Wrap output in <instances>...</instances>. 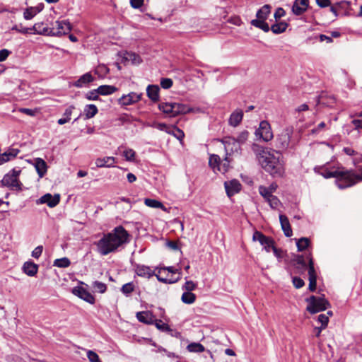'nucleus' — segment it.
Returning <instances> with one entry per match:
<instances>
[{
  "label": "nucleus",
  "instance_id": "nucleus-1",
  "mask_svg": "<svg viewBox=\"0 0 362 362\" xmlns=\"http://www.w3.org/2000/svg\"><path fill=\"white\" fill-rule=\"evenodd\" d=\"M252 151L265 171L274 177H281L284 172V157L277 150L252 144Z\"/></svg>",
  "mask_w": 362,
  "mask_h": 362
},
{
  "label": "nucleus",
  "instance_id": "nucleus-2",
  "mask_svg": "<svg viewBox=\"0 0 362 362\" xmlns=\"http://www.w3.org/2000/svg\"><path fill=\"white\" fill-rule=\"evenodd\" d=\"M130 242V234L122 226L115 227L110 233L103 236L95 243L97 251L101 255H107L123 248Z\"/></svg>",
  "mask_w": 362,
  "mask_h": 362
},
{
  "label": "nucleus",
  "instance_id": "nucleus-3",
  "mask_svg": "<svg viewBox=\"0 0 362 362\" xmlns=\"http://www.w3.org/2000/svg\"><path fill=\"white\" fill-rule=\"evenodd\" d=\"M221 142L226 151L224 159L221 160L218 155L211 154L209 157V164L215 173L219 172L224 174L230 168L231 162L230 156L240 151V145L235 138L230 136L224 138Z\"/></svg>",
  "mask_w": 362,
  "mask_h": 362
},
{
  "label": "nucleus",
  "instance_id": "nucleus-4",
  "mask_svg": "<svg viewBox=\"0 0 362 362\" xmlns=\"http://www.w3.org/2000/svg\"><path fill=\"white\" fill-rule=\"evenodd\" d=\"M158 108L163 113L170 117H175L180 114H187L192 111L189 107L177 103H161Z\"/></svg>",
  "mask_w": 362,
  "mask_h": 362
},
{
  "label": "nucleus",
  "instance_id": "nucleus-5",
  "mask_svg": "<svg viewBox=\"0 0 362 362\" xmlns=\"http://www.w3.org/2000/svg\"><path fill=\"white\" fill-rule=\"evenodd\" d=\"M293 134V127H286L284 128L280 133L276 134L274 143L277 151L279 152L285 151L293 145L291 141Z\"/></svg>",
  "mask_w": 362,
  "mask_h": 362
},
{
  "label": "nucleus",
  "instance_id": "nucleus-6",
  "mask_svg": "<svg viewBox=\"0 0 362 362\" xmlns=\"http://www.w3.org/2000/svg\"><path fill=\"white\" fill-rule=\"evenodd\" d=\"M306 302L308 303L306 310L310 314L324 311L331 306L324 295L322 296H311L306 298Z\"/></svg>",
  "mask_w": 362,
  "mask_h": 362
},
{
  "label": "nucleus",
  "instance_id": "nucleus-7",
  "mask_svg": "<svg viewBox=\"0 0 362 362\" xmlns=\"http://www.w3.org/2000/svg\"><path fill=\"white\" fill-rule=\"evenodd\" d=\"M271 12V6L268 4L264 5L260 9H259L256 14V19L251 21L250 23L252 25L262 30L264 32H269L270 28L269 24L266 22L269 13Z\"/></svg>",
  "mask_w": 362,
  "mask_h": 362
},
{
  "label": "nucleus",
  "instance_id": "nucleus-8",
  "mask_svg": "<svg viewBox=\"0 0 362 362\" xmlns=\"http://www.w3.org/2000/svg\"><path fill=\"white\" fill-rule=\"evenodd\" d=\"M135 272L138 276L148 279L153 276H156L158 281L164 284H174L180 279V276H177L175 279H167L161 277L160 275L156 274L154 271H152L149 267L141 264L136 265Z\"/></svg>",
  "mask_w": 362,
  "mask_h": 362
},
{
  "label": "nucleus",
  "instance_id": "nucleus-9",
  "mask_svg": "<svg viewBox=\"0 0 362 362\" xmlns=\"http://www.w3.org/2000/svg\"><path fill=\"white\" fill-rule=\"evenodd\" d=\"M255 135L265 142L271 141L274 138L270 124L263 120L260 122L259 127L255 131Z\"/></svg>",
  "mask_w": 362,
  "mask_h": 362
},
{
  "label": "nucleus",
  "instance_id": "nucleus-10",
  "mask_svg": "<svg viewBox=\"0 0 362 362\" xmlns=\"http://www.w3.org/2000/svg\"><path fill=\"white\" fill-rule=\"evenodd\" d=\"M254 241H258L267 252H270L275 246V242L271 237L266 236L263 233L256 230L252 235Z\"/></svg>",
  "mask_w": 362,
  "mask_h": 362
},
{
  "label": "nucleus",
  "instance_id": "nucleus-11",
  "mask_svg": "<svg viewBox=\"0 0 362 362\" xmlns=\"http://www.w3.org/2000/svg\"><path fill=\"white\" fill-rule=\"evenodd\" d=\"M71 30V26L68 21H57L49 34L50 35L60 36L67 34Z\"/></svg>",
  "mask_w": 362,
  "mask_h": 362
},
{
  "label": "nucleus",
  "instance_id": "nucleus-12",
  "mask_svg": "<svg viewBox=\"0 0 362 362\" xmlns=\"http://www.w3.org/2000/svg\"><path fill=\"white\" fill-rule=\"evenodd\" d=\"M72 293L90 304L95 303V297L83 286H75L72 288Z\"/></svg>",
  "mask_w": 362,
  "mask_h": 362
},
{
  "label": "nucleus",
  "instance_id": "nucleus-13",
  "mask_svg": "<svg viewBox=\"0 0 362 362\" xmlns=\"http://www.w3.org/2000/svg\"><path fill=\"white\" fill-rule=\"evenodd\" d=\"M60 202V195L55 194L52 195L49 193H47L42 196L40 199L36 201L37 204H46L49 207L53 208L56 206Z\"/></svg>",
  "mask_w": 362,
  "mask_h": 362
},
{
  "label": "nucleus",
  "instance_id": "nucleus-14",
  "mask_svg": "<svg viewBox=\"0 0 362 362\" xmlns=\"http://www.w3.org/2000/svg\"><path fill=\"white\" fill-rule=\"evenodd\" d=\"M141 98V94L134 92L129 93L127 95H122L119 99V103L122 106L130 105L139 101Z\"/></svg>",
  "mask_w": 362,
  "mask_h": 362
},
{
  "label": "nucleus",
  "instance_id": "nucleus-15",
  "mask_svg": "<svg viewBox=\"0 0 362 362\" xmlns=\"http://www.w3.org/2000/svg\"><path fill=\"white\" fill-rule=\"evenodd\" d=\"M309 5V0H295L292 11L296 16H300L306 11Z\"/></svg>",
  "mask_w": 362,
  "mask_h": 362
},
{
  "label": "nucleus",
  "instance_id": "nucleus-16",
  "mask_svg": "<svg viewBox=\"0 0 362 362\" xmlns=\"http://www.w3.org/2000/svg\"><path fill=\"white\" fill-rule=\"evenodd\" d=\"M224 187L229 198L240 192L242 189L240 182H224Z\"/></svg>",
  "mask_w": 362,
  "mask_h": 362
},
{
  "label": "nucleus",
  "instance_id": "nucleus-17",
  "mask_svg": "<svg viewBox=\"0 0 362 362\" xmlns=\"http://www.w3.org/2000/svg\"><path fill=\"white\" fill-rule=\"evenodd\" d=\"M116 163V159L112 156H106L98 158L95 160V164L98 168H110L113 167Z\"/></svg>",
  "mask_w": 362,
  "mask_h": 362
},
{
  "label": "nucleus",
  "instance_id": "nucleus-18",
  "mask_svg": "<svg viewBox=\"0 0 362 362\" xmlns=\"http://www.w3.org/2000/svg\"><path fill=\"white\" fill-rule=\"evenodd\" d=\"M38 265L33 261L25 262L22 267L23 272L28 276H34L38 272Z\"/></svg>",
  "mask_w": 362,
  "mask_h": 362
},
{
  "label": "nucleus",
  "instance_id": "nucleus-19",
  "mask_svg": "<svg viewBox=\"0 0 362 362\" xmlns=\"http://www.w3.org/2000/svg\"><path fill=\"white\" fill-rule=\"evenodd\" d=\"M137 320L142 323L146 325H152L154 322V316L150 311H141L136 313Z\"/></svg>",
  "mask_w": 362,
  "mask_h": 362
},
{
  "label": "nucleus",
  "instance_id": "nucleus-20",
  "mask_svg": "<svg viewBox=\"0 0 362 362\" xmlns=\"http://www.w3.org/2000/svg\"><path fill=\"white\" fill-rule=\"evenodd\" d=\"M279 221L281 223V228L284 233L285 236L291 237L293 235L292 229L291 228V225L288 221V218L284 214L279 215Z\"/></svg>",
  "mask_w": 362,
  "mask_h": 362
},
{
  "label": "nucleus",
  "instance_id": "nucleus-21",
  "mask_svg": "<svg viewBox=\"0 0 362 362\" xmlns=\"http://www.w3.org/2000/svg\"><path fill=\"white\" fill-rule=\"evenodd\" d=\"M243 117V112L242 110L238 109L230 115L228 123L230 126L237 127L240 124Z\"/></svg>",
  "mask_w": 362,
  "mask_h": 362
},
{
  "label": "nucleus",
  "instance_id": "nucleus-22",
  "mask_svg": "<svg viewBox=\"0 0 362 362\" xmlns=\"http://www.w3.org/2000/svg\"><path fill=\"white\" fill-rule=\"evenodd\" d=\"M93 76L90 73H86L75 81L74 86L77 88H82L86 86L88 83L93 81Z\"/></svg>",
  "mask_w": 362,
  "mask_h": 362
},
{
  "label": "nucleus",
  "instance_id": "nucleus-23",
  "mask_svg": "<svg viewBox=\"0 0 362 362\" xmlns=\"http://www.w3.org/2000/svg\"><path fill=\"white\" fill-rule=\"evenodd\" d=\"M34 166L37 172L40 177H42L47 172V163L46 162L40 158L35 159Z\"/></svg>",
  "mask_w": 362,
  "mask_h": 362
},
{
  "label": "nucleus",
  "instance_id": "nucleus-24",
  "mask_svg": "<svg viewBox=\"0 0 362 362\" xmlns=\"http://www.w3.org/2000/svg\"><path fill=\"white\" fill-rule=\"evenodd\" d=\"M148 97L153 101H158L159 99V87L156 85H149L146 88Z\"/></svg>",
  "mask_w": 362,
  "mask_h": 362
},
{
  "label": "nucleus",
  "instance_id": "nucleus-25",
  "mask_svg": "<svg viewBox=\"0 0 362 362\" xmlns=\"http://www.w3.org/2000/svg\"><path fill=\"white\" fill-rule=\"evenodd\" d=\"M123 59L134 65L139 64L141 62V59L139 55L134 52H126L124 54Z\"/></svg>",
  "mask_w": 362,
  "mask_h": 362
},
{
  "label": "nucleus",
  "instance_id": "nucleus-26",
  "mask_svg": "<svg viewBox=\"0 0 362 362\" xmlns=\"http://www.w3.org/2000/svg\"><path fill=\"white\" fill-rule=\"evenodd\" d=\"M85 119H88L93 117L98 112L97 107L95 105H87L84 107Z\"/></svg>",
  "mask_w": 362,
  "mask_h": 362
},
{
  "label": "nucleus",
  "instance_id": "nucleus-27",
  "mask_svg": "<svg viewBox=\"0 0 362 362\" xmlns=\"http://www.w3.org/2000/svg\"><path fill=\"white\" fill-rule=\"evenodd\" d=\"M117 88L113 86L103 85L97 88L99 95H107L115 93Z\"/></svg>",
  "mask_w": 362,
  "mask_h": 362
},
{
  "label": "nucleus",
  "instance_id": "nucleus-28",
  "mask_svg": "<svg viewBox=\"0 0 362 362\" xmlns=\"http://www.w3.org/2000/svg\"><path fill=\"white\" fill-rule=\"evenodd\" d=\"M30 33L45 35L48 33V28L44 27L43 23H37L30 28Z\"/></svg>",
  "mask_w": 362,
  "mask_h": 362
},
{
  "label": "nucleus",
  "instance_id": "nucleus-29",
  "mask_svg": "<svg viewBox=\"0 0 362 362\" xmlns=\"http://www.w3.org/2000/svg\"><path fill=\"white\" fill-rule=\"evenodd\" d=\"M187 350L189 352L201 353L205 351V348L199 342H192L187 345Z\"/></svg>",
  "mask_w": 362,
  "mask_h": 362
},
{
  "label": "nucleus",
  "instance_id": "nucleus-30",
  "mask_svg": "<svg viewBox=\"0 0 362 362\" xmlns=\"http://www.w3.org/2000/svg\"><path fill=\"white\" fill-rule=\"evenodd\" d=\"M287 27L288 24L286 22L281 21L272 25L270 29L274 34H280L284 33Z\"/></svg>",
  "mask_w": 362,
  "mask_h": 362
},
{
  "label": "nucleus",
  "instance_id": "nucleus-31",
  "mask_svg": "<svg viewBox=\"0 0 362 362\" xmlns=\"http://www.w3.org/2000/svg\"><path fill=\"white\" fill-rule=\"evenodd\" d=\"M144 204L149 207L155 208V209H162L164 211H166L164 205L159 201L153 199H145Z\"/></svg>",
  "mask_w": 362,
  "mask_h": 362
},
{
  "label": "nucleus",
  "instance_id": "nucleus-32",
  "mask_svg": "<svg viewBox=\"0 0 362 362\" xmlns=\"http://www.w3.org/2000/svg\"><path fill=\"white\" fill-rule=\"evenodd\" d=\"M74 109V106H70L68 108H66L64 113V117L59 119L57 123L60 125H62L69 122Z\"/></svg>",
  "mask_w": 362,
  "mask_h": 362
},
{
  "label": "nucleus",
  "instance_id": "nucleus-33",
  "mask_svg": "<svg viewBox=\"0 0 362 362\" xmlns=\"http://www.w3.org/2000/svg\"><path fill=\"white\" fill-rule=\"evenodd\" d=\"M181 300L185 304H192L196 300V295L192 292H184Z\"/></svg>",
  "mask_w": 362,
  "mask_h": 362
},
{
  "label": "nucleus",
  "instance_id": "nucleus-34",
  "mask_svg": "<svg viewBox=\"0 0 362 362\" xmlns=\"http://www.w3.org/2000/svg\"><path fill=\"white\" fill-rule=\"evenodd\" d=\"M70 264H71V261L67 257L56 259L53 263V266L57 267L59 268H66V267H69Z\"/></svg>",
  "mask_w": 362,
  "mask_h": 362
},
{
  "label": "nucleus",
  "instance_id": "nucleus-35",
  "mask_svg": "<svg viewBox=\"0 0 362 362\" xmlns=\"http://www.w3.org/2000/svg\"><path fill=\"white\" fill-rule=\"evenodd\" d=\"M168 133L169 134L173 135L180 141H182L185 136L183 131L176 127H170L169 130L168 131Z\"/></svg>",
  "mask_w": 362,
  "mask_h": 362
},
{
  "label": "nucleus",
  "instance_id": "nucleus-36",
  "mask_svg": "<svg viewBox=\"0 0 362 362\" xmlns=\"http://www.w3.org/2000/svg\"><path fill=\"white\" fill-rule=\"evenodd\" d=\"M310 245V240L308 238H300L296 242V246L298 251H303Z\"/></svg>",
  "mask_w": 362,
  "mask_h": 362
},
{
  "label": "nucleus",
  "instance_id": "nucleus-37",
  "mask_svg": "<svg viewBox=\"0 0 362 362\" xmlns=\"http://www.w3.org/2000/svg\"><path fill=\"white\" fill-rule=\"evenodd\" d=\"M296 262V268L300 269V271H305L307 269V264L305 261L303 255H298L296 258L294 259Z\"/></svg>",
  "mask_w": 362,
  "mask_h": 362
},
{
  "label": "nucleus",
  "instance_id": "nucleus-38",
  "mask_svg": "<svg viewBox=\"0 0 362 362\" xmlns=\"http://www.w3.org/2000/svg\"><path fill=\"white\" fill-rule=\"evenodd\" d=\"M20 170L13 169L11 170V174L8 173L1 181H17Z\"/></svg>",
  "mask_w": 362,
  "mask_h": 362
},
{
  "label": "nucleus",
  "instance_id": "nucleus-39",
  "mask_svg": "<svg viewBox=\"0 0 362 362\" xmlns=\"http://www.w3.org/2000/svg\"><path fill=\"white\" fill-rule=\"evenodd\" d=\"M308 259H309V261H308V264L307 269H308L309 278H311V277L317 278V274H316V272H315V269L314 267V262H313V259L311 257L310 255H309Z\"/></svg>",
  "mask_w": 362,
  "mask_h": 362
},
{
  "label": "nucleus",
  "instance_id": "nucleus-40",
  "mask_svg": "<svg viewBox=\"0 0 362 362\" xmlns=\"http://www.w3.org/2000/svg\"><path fill=\"white\" fill-rule=\"evenodd\" d=\"M122 156L127 161H134L135 160L136 152L132 148H126L123 151Z\"/></svg>",
  "mask_w": 362,
  "mask_h": 362
},
{
  "label": "nucleus",
  "instance_id": "nucleus-41",
  "mask_svg": "<svg viewBox=\"0 0 362 362\" xmlns=\"http://www.w3.org/2000/svg\"><path fill=\"white\" fill-rule=\"evenodd\" d=\"M134 290V285L133 282H129L124 284L121 288V291L126 296H129V294L133 292Z\"/></svg>",
  "mask_w": 362,
  "mask_h": 362
},
{
  "label": "nucleus",
  "instance_id": "nucleus-42",
  "mask_svg": "<svg viewBox=\"0 0 362 362\" xmlns=\"http://www.w3.org/2000/svg\"><path fill=\"white\" fill-rule=\"evenodd\" d=\"M2 187H7L11 190L20 191L22 189V182H1Z\"/></svg>",
  "mask_w": 362,
  "mask_h": 362
},
{
  "label": "nucleus",
  "instance_id": "nucleus-43",
  "mask_svg": "<svg viewBox=\"0 0 362 362\" xmlns=\"http://www.w3.org/2000/svg\"><path fill=\"white\" fill-rule=\"evenodd\" d=\"M93 287L96 291L100 293H105L107 290L106 284L98 281H93Z\"/></svg>",
  "mask_w": 362,
  "mask_h": 362
},
{
  "label": "nucleus",
  "instance_id": "nucleus-44",
  "mask_svg": "<svg viewBox=\"0 0 362 362\" xmlns=\"http://www.w3.org/2000/svg\"><path fill=\"white\" fill-rule=\"evenodd\" d=\"M266 201L269 203L272 209H276L280 204L279 199L277 198V197L274 195H272Z\"/></svg>",
  "mask_w": 362,
  "mask_h": 362
},
{
  "label": "nucleus",
  "instance_id": "nucleus-45",
  "mask_svg": "<svg viewBox=\"0 0 362 362\" xmlns=\"http://www.w3.org/2000/svg\"><path fill=\"white\" fill-rule=\"evenodd\" d=\"M36 15V10L33 7L28 8L23 13V17L25 20H30Z\"/></svg>",
  "mask_w": 362,
  "mask_h": 362
},
{
  "label": "nucleus",
  "instance_id": "nucleus-46",
  "mask_svg": "<svg viewBox=\"0 0 362 362\" xmlns=\"http://www.w3.org/2000/svg\"><path fill=\"white\" fill-rule=\"evenodd\" d=\"M249 132L246 130L241 132L235 140L239 143L240 145L244 144L248 139Z\"/></svg>",
  "mask_w": 362,
  "mask_h": 362
},
{
  "label": "nucleus",
  "instance_id": "nucleus-47",
  "mask_svg": "<svg viewBox=\"0 0 362 362\" xmlns=\"http://www.w3.org/2000/svg\"><path fill=\"white\" fill-rule=\"evenodd\" d=\"M156 327L160 331H163V332H169L170 331V327L168 326V325L163 322L162 320H156Z\"/></svg>",
  "mask_w": 362,
  "mask_h": 362
},
{
  "label": "nucleus",
  "instance_id": "nucleus-48",
  "mask_svg": "<svg viewBox=\"0 0 362 362\" xmlns=\"http://www.w3.org/2000/svg\"><path fill=\"white\" fill-rule=\"evenodd\" d=\"M87 357L90 362H102L100 360L98 355L93 351H88Z\"/></svg>",
  "mask_w": 362,
  "mask_h": 362
},
{
  "label": "nucleus",
  "instance_id": "nucleus-49",
  "mask_svg": "<svg viewBox=\"0 0 362 362\" xmlns=\"http://www.w3.org/2000/svg\"><path fill=\"white\" fill-rule=\"evenodd\" d=\"M197 284L192 281H187L182 286V290H185L186 292H191L196 288Z\"/></svg>",
  "mask_w": 362,
  "mask_h": 362
},
{
  "label": "nucleus",
  "instance_id": "nucleus-50",
  "mask_svg": "<svg viewBox=\"0 0 362 362\" xmlns=\"http://www.w3.org/2000/svg\"><path fill=\"white\" fill-rule=\"evenodd\" d=\"M317 321L321 323L322 328H326L329 322V318L325 314H320L317 316Z\"/></svg>",
  "mask_w": 362,
  "mask_h": 362
},
{
  "label": "nucleus",
  "instance_id": "nucleus-51",
  "mask_svg": "<svg viewBox=\"0 0 362 362\" xmlns=\"http://www.w3.org/2000/svg\"><path fill=\"white\" fill-rule=\"evenodd\" d=\"M259 192L266 200L272 195L269 189L262 185L259 186Z\"/></svg>",
  "mask_w": 362,
  "mask_h": 362
},
{
  "label": "nucleus",
  "instance_id": "nucleus-52",
  "mask_svg": "<svg viewBox=\"0 0 362 362\" xmlns=\"http://www.w3.org/2000/svg\"><path fill=\"white\" fill-rule=\"evenodd\" d=\"M86 98L89 100H98L99 98V93H98L97 89L88 92L86 94Z\"/></svg>",
  "mask_w": 362,
  "mask_h": 362
},
{
  "label": "nucleus",
  "instance_id": "nucleus-53",
  "mask_svg": "<svg viewBox=\"0 0 362 362\" xmlns=\"http://www.w3.org/2000/svg\"><path fill=\"white\" fill-rule=\"evenodd\" d=\"M12 30H16L17 32L23 33V34L30 33V28L23 27V26H22V25H16L12 28Z\"/></svg>",
  "mask_w": 362,
  "mask_h": 362
},
{
  "label": "nucleus",
  "instance_id": "nucleus-54",
  "mask_svg": "<svg viewBox=\"0 0 362 362\" xmlns=\"http://www.w3.org/2000/svg\"><path fill=\"white\" fill-rule=\"evenodd\" d=\"M293 284L296 288H300L304 286L305 282L301 278L295 276L293 278Z\"/></svg>",
  "mask_w": 362,
  "mask_h": 362
},
{
  "label": "nucleus",
  "instance_id": "nucleus-55",
  "mask_svg": "<svg viewBox=\"0 0 362 362\" xmlns=\"http://www.w3.org/2000/svg\"><path fill=\"white\" fill-rule=\"evenodd\" d=\"M151 127H155L160 131H165L168 133V131L169 130L170 127H168L164 123H157V122H154L153 124H152L151 125H150Z\"/></svg>",
  "mask_w": 362,
  "mask_h": 362
},
{
  "label": "nucleus",
  "instance_id": "nucleus-56",
  "mask_svg": "<svg viewBox=\"0 0 362 362\" xmlns=\"http://www.w3.org/2000/svg\"><path fill=\"white\" fill-rule=\"evenodd\" d=\"M231 24H233L235 25H237V26H240L241 25V24L243 23V21L241 20V18H240V16H231L228 21Z\"/></svg>",
  "mask_w": 362,
  "mask_h": 362
},
{
  "label": "nucleus",
  "instance_id": "nucleus-57",
  "mask_svg": "<svg viewBox=\"0 0 362 362\" xmlns=\"http://www.w3.org/2000/svg\"><path fill=\"white\" fill-rule=\"evenodd\" d=\"M42 250L43 247L42 245L36 247L32 252V257H33L35 259H38L41 256Z\"/></svg>",
  "mask_w": 362,
  "mask_h": 362
},
{
  "label": "nucleus",
  "instance_id": "nucleus-58",
  "mask_svg": "<svg viewBox=\"0 0 362 362\" xmlns=\"http://www.w3.org/2000/svg\"><path fill=\"white\" fill-rule=\"evenodd\" d=\"M160 86L165 89L170 88L173 86V81L170 78H163L160 81Z\"/></svg>",
  "mask_w": 362,
  "mask_h": 362
},
{
  "label": "nucleus",
  "instance_id": "nucleus-59",
  "mask_svg": "<svg viewBox=\"0 0 362 362\" xmlns=\"http://www.w3.org/2000/svg\"><path fill=\"white\" fill-rule=\"evenodd\" d=\"M317 286V278L316 277H311L309 278V285H308V289L313 292L316 290Z\"/></svg>",
  "mask_w": 362,
  "mask_h": 362
},
{
  "label": "nucleus",
  "instance_id": "nucleus-60",
  "mask_svg": "<svg viewBox=\"0 0 362 362\" xmlns=\"http://www.w3.org/2000/svg\"><path fill=\"white\" fill-rule=\"evenodd\" d=\"M326 127V124L324 122H320L316 128L311 130V134H317L321 131L324 130Z\"/></svg>",
  "mask_w": 362,
  "mask_h": 362
},
{
  "label": "nucleus",
  "instance_id": "nucleus-61",
  "mask_svg": "<svg viewBox=\"0 0 362 362\" xmlns=\"http://www.w3.org/2000/svg\"><path fill=\"white\" fill-rule=\"evenodd\" d=\"M19 112L24 113L27 115L33 117L36 115L37 110H32L29 108H20Z\"/></svg>",
  "mask_w": 362,
  "mask_h": 362
},
{
  "label": "nucleus",
  "instance_id": "nucleus-62",
  "mask_svg": "<svg viewBox=\"0 0 362 362\" xmlns=\"http://www.w3.org/2000/svg\"><path fill=\"white\" fill-rule=\"evenodd\" d=\"M352 122L356 129H362V112Z\"/></svg>",
  "mask_w": 362,
  "mask_h": 362
},
{
  "label": "nucleus",
  "instance_id": "nucleus-63",
  "mask_svg": "<svg viewBox=\"0 0 362 362\" xmlns=\"http://www.w3.org/2000/svg\"><path fill=\"white\" fill-rule=\"evenodd\" d=\"M144 0H130V5L134 8H139L144 4Z\"/></svg>",
  "mask_w": 362,
  "mask_h": 362
},
{
  "label": "nucleus",
  "instance_id": "nucleus-64",
  "mask_svg": "<svg viewBox=\"0 0 362 362\" xmlns=\"http://www.w3.org/2000/svg\"><path fill=\"white\" fill-rule=\"evenodd\" d=\"M286 12L282 8H278L275 11L274 16L275 19L277 21L280 19L281 17L284 16Z\"/></svg>",
  "mask_w": 362,
  "mask_h": 362
}]
</instances>
